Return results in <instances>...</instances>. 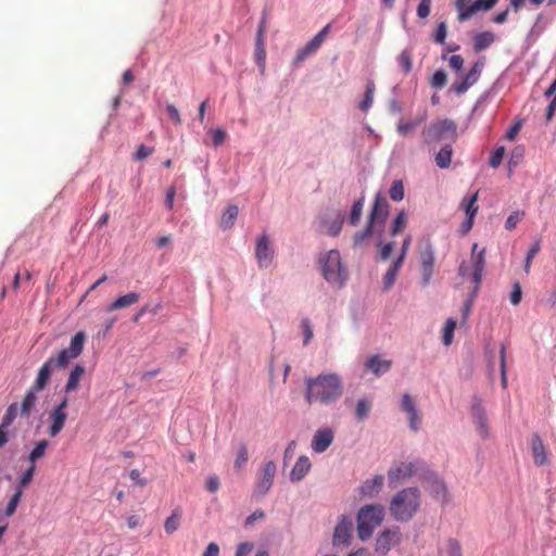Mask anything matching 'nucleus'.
I'll return each instance as SVG.
<instances>
[{
  "label": "nucleus",
  "instance_id": "36",
  "mask_svg": "<svg viewBox=\"0 0 556 556\" xmlns=\"http://www.w3.org/2000/svg\"><path fill=\"white\" fill-rule=\"evenodd\" d=\"M181 509L175 508L169 517L166 518L164 529L167 534L174 533L180 526Z\"/></svg>",
  "mask_w": 556,
  "mask_h": 556
},
{
  "label": "nucleus",
  "instance_id": "53",
  "mask_svg": "<svg viewBox=\"0 0 556 556\" xmlns=\"http://www.w3.org/2000/svg\"><path fill=\"white\" fill-rule=\"evenodd\" d=\"M447 556H463L462 545L456 539H448L446 542Z\"/></svg>",
  "mask_w": 556,
  "mask_h": 556
},
{
  "label": "nucleus",
  "instance_id": "29",
  "mask_svg": "<svg viewBox=\"0 0 556 556\" xmlns=\"http://www.w3.org/2000/svg\"><path fill=\"white\" fill-rule=\"evenodd\" d=\"M140 299L137 292H129L125 295L118 296L114 302L108 306V312L122 309L136 304Z\"/></svg>",
  "mask_w": 556,
  "mask_h": 556
},
{
  "label": "nucleus",
  "instance_id": "60",
  "mask_svg": "<svg viewBox=\"0 0 556 556\" xmlns=\"http://www.w3.org/2000/svg\"><path fill=\"white\" fill-rule=\"evenodd\" d=\"M301 327H302L303 336H304L303 343H304V345H306L314 336L309 319L308 318L302 319Z\"/></svg>",
  "mask_w": 556,
  "mask_h": 556
},
{
  "label": "nucleus",
  "instance_id": "16",
  "mask_svg": "<svg viewBox=\"0 0 556 556\" xmlns=\"http://www.w3.org/2000/svg\"><path fill=\"white\" fill-rule=\"evenodd\" d=\"M255 255L260 266L267 267L273 260L274 251L270 248L269 239L266 235H263L256 244Z\"/></svg>",
  "mask_w": 556,
  "mask_h": 556
},
{
  "label": "nucleus",
  "instance_id": "15",
  "mask_svg": "<svg viewBox=\"0 0 556 556\" xmlns=\"http://www.w3.org/2000/svg\"><path fill=\"white\" fill-rule=\"evenodd\" d=\"M531 451L535 466L541 467L548 464L547 448L538 433H533L531 437Z\"/></svg>",
  "mask_w": 556,
  "mask_h": 556
},
{
  "label": "nucleus",
  "instance_id": "24",
  "mask_svg": "<svg viewBox=\"0 0 556 556\" xmlns=\"http://www.w3.org/2000/svg\"><path fill=\"white\" fill-rule=\"evenodd\" d=\"M472 417L475 420V425L479 431V434L482 439L489 438V427H488V418L484 409L480 404L472 406Z\"/></svg>",
  "mask_w": 556,
  "mask_h": 556
},
{
  "label": "nucleus",
  "instance_id": "2",
  "mask_svg": "<svg viewBox=\"0 0 556 556\" xmlns=\"http://www.w3.org/2000/svg\"><path fill=\"white\" fill-rule=\"evenodd\" d=\"M420 506V492L417 488H406L397 492L390 502V514L397 521H408Z\"/></svg>",
  "mask_w": 556,
  "mask_h": 556
},
{
  "label": "nucleus",
  "instance_id": "10",
  "mask_svg": "<svg viewBox=\"0 0 556 556\" xmlns=\"http://www.w3.org/2000/svg\"><path fill=\"white\" fill-rule=\"evenodd\" d=\"M277 467L273 460L266 462L261 468L257 482L255 484V494L258 496L266 495L274 484Z\"/></svg>",
  "mask_w": 556,
  "mask_h": 556
},
{
  "label": "nucleus",
  "instance_id": "38",
  "mask_svg": "<svg viewBox=\"0 0 556 556\" xmlns=\"http://www.w3.org/2000/svg\"><path fill=\"white\" fill-rule=\"evenodd\" d=\"M407 226V215L404 211H401L393 219L390 226V235L392 237L401 233Z\"/></svg>",
  "mask_w": 556,
  "mask_h": 556
},
{
  "label": "nucleus",
  "instance_id": "31",
  "mask_svg": "<svg viewBox=\"0 0 556 556\" xmlns=\"http://www.w3.org/2000/svg\"><path fill=\"white\" fill-rule=\"evenodd\" d=\"M495 41V36L492 31H482L473 38V49L476 52H481L489 48Z\"/></svg>",
  "mask_w": 556,
  "mask_h": 556
},
{
  "label": "nucleus",
  "instance_id": "14",
  "mask_svg": "<svg viewBox=\"0 0 556 556\" xmlns=\"http://www.w3.org/2000/svg\"><path fill=\"white\" fill-rule=\"evenodd\" d=\"M429 482V490L431 494L439 501L446 503L448 501V493L445 483L438 478L430 469L424 477Z\"/></svg>",
  "mask_w": 556,
  "mask_h": 556
},
{
  "label": "nucleus",
  "instance_id": "37",
  "mask_svg": "<svg viewBox=\"0 0 556 556\" xmlns=\"http://www.w3.org/2000/svg\"><path fill=\"white\" fill-rule=\"evenodd\" d=\"M248 460H249L248 446L245 443H240L238 446V451H237L235 463H233V466H235V469L237 470V472H241V470L243 469V467L245 466Z\"/></svg>",
  "mask_w": 556,
  "mask_h": 556
},
{
  "label": "nucleus",
  "instance_id": "42",
  "mask_svg": "<svg viewBox=\"0 0 556 556\" xmlns=\"http://www.w3.org/2000/svg\"><path fill=\"white\" fill-rule=\"evenodd\" d=\"M364 201H365V198L362 197L352 206L350 218H349V223L352 226H356L358 224V222L361 220L363 208H364Z\"/></svg>",
  "mask_w": 556,
  "mask_h": 556
},
{
  "label": "nucleus",
  "instance_id": "46",
  "mask_svg": "<svg viewBox=\"0 0 556 556\" xmlns=\"http://www.w3.org/2000/svg\"><path fill=\"white\" fill-rule=\"evenodd\" d=\"M455 328H456V320L453 318H448L446 320L444 329H443L442 341H443L444 345H450L452 343Z\"/></svg>",
  "mask_w": 556,
  "mask_h": 556
},
{
  "label": "nucleus",
  "instance_id": "13",
  "mask_svg": "<svg viewBox=\"0 0 556 556\" xmlns=\"http://www.w3.org/2000/svg\"><path fill=\"white\" fill-rule=\"evenodd\" d=\"M483 62H476L470 71L465 75L462 81L454 83L452 89L457 94L465 93L473 84H476L481 75Z\"/></svg>",
  "mask_w": 556,
  "mask_h": 556
},
{
  "label": "nucleus",
  "instance_id": "40",
  "mask_svg": "<svg viewBox=\"0 0 556 556\" xmlns=\"http://www.w3.org/2000/svg\"><path fill=\"white\" fill-rule=\"evenodd\" d=\"M374 93H375V84L374 81H368L366 85V91L364 94L363 101L359 103V109L363 112H367L374 102Z\"/></svg>",
  "mask_w": 556,
  "mask_h": 556
},
{
  "label": "nucleus",
  "instance_id": "33",
  "mask_svg": "<svg viewBox=\"0 0 556 556\" xmlns=\"http://www.w3.org/2000/svg\"><path fill=\"white\" fill-rule=\"evenodd\" d=\"M49 445L50 443L46 439L38 441L27 456L28 463L31 465H36L37 460H39L46 455Z\"/></svg>",
  "mask_w": 556,
  "mask_h": 556
},
{
  "label": "nucleus",
  "instance_id": "54",
  "mask_svg": "<svg viewBox=\"0 0 556 556\" xmlns=\"http://www.w3.org/2000/svg\"><path fill=\"white\" fill-rule=\"evenodd\" d=\"M500 365H501V380L503 388L507 387V376H506V348L505 345L501 346L500 350Z\"/></svg>",
  "mask_w": 556,
  "mask_h": 556
},
{
  "label": "nucleus",
  "instance_id": "18",
  "mask_svg": "<svg viewBox=\"0 0 556 556\" xmlns=\"http://www.w3.org/2000/svg\"><path fill=\"white\" fill-rule=\"evenodd\" d=\"M477 249H478V244L475 243L472 247L471 257H472V266H473L472 280L476 285V289H478L481 283L482 273L484 270V265H485V258H484L485 250L482 249L481 251L477 252Z\"/></svg>",
  "mask_w": 556,
  "mask_h": 556
},
{
  "label": "nucleus",
  "instance_id": "52",
  "mask_svg": "<svg viewBox=\"0 0 556 556\" xmlns=\"http://www.w3.org/2000/svg\"><path fill=\"white\" fill-rule=\"evenodd\" d=\"M265 59H266L265 42H264V40H256V42H255V60H256V63L262 68L265 67Z\"/></svg>",
  "mask_w": 556,
  "mask_h": 556
},
{
  "label": "nucleus",
  "instance_id": "19",
  "mask_svg": "<svg viewBox=\"0 0 556 556\" xmlns=\"http://www.w3.org/2000/svg\"><path fill=\"white\" fill-rule=\"evenodd\" d=\"M400 542V532L397 529L384 530L377 539V551L383 554L388 553L391 547L395 546Z\"/></svg>",
  "mask_w": 556,
  "mask_h": 556
},
{
  "label": "nucleus",
  "instance_id": "22",
  "mask_svg": "<svg viewBox=\"0 0 556 556\" xmlns=\"http://www.w3.org/2000/svg\"><path fill=\"white\" fill-rule=\"evenodd\" d=\"M496 3L497 0H475L466 10L459 12L458 18L462 22L466 21L478 11L491 10Z\"/></svg>",
  "mask_w": 556,
  "mask_h": 556
},
{
  "label": "nucleus",
  "instance_id": "61",
  "mask_svg": "<svg viewBox=\"0 0 556 556\" xmlns=\"http://www.w3.org/2000/svg\"><path fill=\"white\" fill-rule=\"evenodd\" d=\"M154 152L153 148H149L144 144H140L134 155L135 161H142L150 156Z\"/></svg>",
  "mask_w": 556,
  "mask_h": 556
},
{
  "label": "nucleus",
  "instance_id": "21",
  "mask_svg": "<svg viewBox=\"0 0 556 556\" xmlns=\"http://www.w3.org/2000/svg\"><path fill=\"white\" fill-rule=\"evenodd\" d=\"M401 408L409 416V427L412 430L417 431L420 425V418L416 408V404L409 394H404L402 397Z\"/></svg>",
  "mask_w": 556,
  "mask_h": 556
},
{
  "label": "nucleus",
  "instance_id": "20",
  "mask_svg": "<svg viewBox=\"0 0 556 556\" xmlns=\"http://www.w3.org/2000/svg\"><path fill=\"white\" fill-rule=\"evenodd\" d=\"M54 366L52 365V361H46L42 366L39 368L37 377L31 384V388L37 391H42L48 383L50 382L52 372L54 370Z\"/></svg>",
  "mask_w": 556,
  "mask_h": 556
},
{
  "label": "nucleus",
  "instance_id": "44",
  "mask_svg": "<svg viewBox=\"0 0 556 556\" xmlns=\"http://www.w3.org/2000/svg\"><path fill=\"white\" fill-rule=\"evenodd\" d=\"M36 471V465L29 464V467L24 471V473L20 477L16 490H23L30 484L33 481L34 475Z\"/></svg>",
  "mask_w": 556,
  "mask_h": 556
},
{
  "label": "nucleus",
  "instance_id": "1",
  "mask_svg": "<svg viewBox=\"0 0 556 556\" xmlns=\"http://www.w3.org/2000/svg\"><path fill=\"white\" fill-rule=\"evenodd\" d=\"M305 400L312 405H330L336 403L343 394V382L338 374H320L317 377L305 379Z\"/></svg>",
  "mask_w": 556,
  "mask_h": 556
},
{
  "label": "nucleus",
  "instance_id": "25",
  "mask_svg": "<svg viewBox=\"0 0 556 556\" xmlns=\"http://www.w3.org/2000/svg\"><path fill=\"white\" fill-rule=\"evenodd\" d=\"M365 366L379 377L390 370L392 362L390 359H381L378 355H374L366 361Z\"/></svg>",
  "mask_w": 556,
  "mask_h": 556
},
{
  "label": "nucleus",
  "instance_id": "45",
  "mask_svg": "<svg viewBox=\"0 0 556 556\" xmlns=\"http://www.w3.org/2000/svg\"><path fill=\"white\" fill-rule=\"evenodd\" d=\"M17 415H18V405H17V403H12L7 408V412L2 418V422L0 426L8 428L9 426L12 425V422L17 417Z\"/></svg>",
  "mask_w": 556,
  "mask_h": 556
},
{
  "label": "nucleus",
  "instance_id": "35",
  "mask_svg": "<svg viewBox=\"0 0 556 556\" xmlns=\"http://www.w3.org/2000/svg\"><path fill=\"white\" fill-rule=\"evenodd\" d=\"M452 146L445 144L441 148V150L435 155V164L440 168H447L451 165L452 162Z\"/></svg>",
  "mask_w": 556,
  "mask_h": 556
},
{
  "label": "nucleus",
  "instance_id": "51",
  "mask_svg": "<svg viewBox=\"0 0 556 556\" xmlns=\"http://www.w3.org/2000/svg\"><path fill=\"white\" fill-rule=\"evenodd\" d=\"M344 217L339 214L336 219L327 224V233L337 237L342 229Z\"/></svg>",
  "mask_w": 556,
  "mask_h": 556
},
{
  "label": "nucleus",
  "instance_id": "59",
  "mask_svg": "<svg viewBox=\"0 0 556 556\" xmlns=\"http://www.w3.org/2000/svg\"><path fill=\"white\" fill-rule=\"evenodd\" d=\"M432 0H420L416 13L419 18H427L431 11Z\"/></svg>",
  "mask_w": 556,
  "mask_h": 556
},
{
  "label": "nucleus",
  "instance_id": "30",
  "mask_svg": "<svg viewBox=\"0 0 556 556\" xmlns=\"http://www.w3.org/2000/svg\"><path fill=\"white\" fill-rule=\"evenodd\" d=\"M39 391L34 390V388H29L22 401L21 408H20V415L22 417H29L33 408L35 407V404L37 402V393Z\"/></svg>",
  "mask_w": 556,
  "mask_h": 556
},
{
  "label": "nucleus",
  "instance_id": "4",
  "mask_svg": "<svg viewBox=\"0 0 556 556\" xmlns=\"http://www.w3.org/2000/svg\"><path fill=\"white\" fill-rule=\"evenodd\" d=\"M428 469L429 468L427 464L420 459H415L413 462H402L389 469V484L394 488L412 477L419 476L420 478H424L426 477Z\"/></svg>",
  "mask_w": 556,
  "mask_h": 556
},
{
  "label": "nucleus",
  "instance_id": "64",
  "mask_svg": "<svg viewBox=\"0 0 556 556\" xmlns=\"http://www.w3.org/2000/svg\"><path fill=\"white\" fill-rule=\"evenodd\" d=\"M254 545L250 542H243L240 543L236 551V556H249L250 553L253 551Z\"/></svg>",
  "mask_w": 556,
  "mask_h": 556
},
{
  "label": "nucleus",
  "instance_id": "58",
  "mask_svg": "<svg viewBox=\"0 0 556 556\" xmlns=\"http://www.w3.org/2000/svg\"><path fill=\"white\" fill-rule=\"evenodd\" d=\"M504 154H505L504 147L496 148L490 157V162H489L490 166L493 168H497L503 161Z\"/></svg>",
  "mask_w": 556,
  "mask_h": 556
},
{
  "label": "nucleus",
  "instance_id": "62",
  "mask_svg": "<svg viewBox=\"0 0 556 556\" xmlns=\"http://www.w3.org/2000/svg\"><path fill=\"white\" fill-rule=\"evenodd\" d=\"M447 29L444 22H441L434 33V41L438 43H444L446 38Z\"/></svg>",
  "mask_w": 556,
  "mask_h": 556
},
{
  "label": "nucleus",
  "instance_id": "47",
  "mask_svg": "<svg viewBox=\"0 0 556 556\" xmlns=\"http://www.w3.org/2000/svg\"><path fill=\"white\" fill-rule=\"evenodd\" d=\"M22 496H23V492L21 490H16L15 493L11 496V498L5 507V510H4V514L7 517H11L14 515V513L16 511V508L21 502Z\"/></svg>",
  "mask_w": 556,
  "mask_h": 556
},
{
  "label": "nucleus",
  "instance_id": "56",
  "mask_svg": "<svg viewBox=\"0 0 556 556\" xmlns=\"http://www.w3.org/2000/svg\"><path fill=\"white\" fill-rule=\"evenodd\" d=\"M445 84H446L445 72L442 70L435 71L431 78L432 87H434L437 89H441L445 86Z\"/></svg>",
  "mask_w": 556,
  "mask_h": 556
},
{
  "label": "nucleus",
  "instance_id": "57",
  "mask_svg": "<svg viewBox=\"0 0 556 556\" xmlns=\"http://www.w3.org/2000/svg\"><path fill=\"white\" fill-rule=\"evenodd\" d=\"M210 134L212 136L213 146L216 148L222 146L227 137L226 131L222 128L211 129Z\"/></svg>",
  "mask_w": 556,
  "mask_h": 556
},
{
  "label": "nucleus",
  "instance_id": "28",
  "mask_svg": "<svg viewBox=\"0 0 556 556\" xmlns=\"http://www.w3.org/2000/svg\"><path fill=\"white\" fill-rule=\"evenodd\" d=\"M384 478L381 475L375 476L372 479H367L361 486H359V493L364 496L372 497L375 494H377L382 485H383Z\"/></svg>",
  "mask_w": 556,
  "mask_h": 556
},
{
  "label": "nucleus",
  "instance_id": "48",
  "mask_svg": "<svg viewBox=\"0 0 556 556\" xmlns=\"http://www.w3.org/2000/svg\"><path fill=\"white\" fill-rule=\"evenodd\" d=\"M424 121V118H420V119H416V121H409V122H403L401 121L399 124H397V131L402 135V136H407L409 135L410 132H413L419 125L420 123Z\"/></svg>",
  "mask_w": 556,
  "mask_h": 556
},
{
  "label": "nucleus",
  "instance_id": "26",
  "mask_svg": "<svg viewBox=\"0 0 556 556\" xmlns=\"http://www.w3.org/2000/svg\"><path fill=\"white\" fill-rule=\"evenodd\" d=\"M86 372L83 365H76L70 372L67 381L64 386L65 394L76 391L79 388L80 380Z\"/></svg>",
  "mask_w": 556,
  "mask_h": 556
},
{
  "label": "nucleus",
  "instance_id": "6",
  "mask_svg": "<svg viewBox=\"0 0 556 556\" xmlns=\"http://www.w3.org/2000/svg\"><path fill=\"white\" fill-rule=\"evenodd\" d=\"M321 273L324 278L338 286H342L345 278L343 277V268L341 256L337 250H331L319 258Z\"/></svg>",
  "mask_w": 556,
  "mask_h": 556
},
{
  "label": "nucleus",
  "instance_id": "55",
  "mask_svg": "<svg viewBox=\"0 0 556 556\" xmlns=\"http://www.w3.org/2000/svg\"><path fill=\"white\" fill-rule=\"evenodd\" d=\"M525 213L520 211L513 212L505 222V228L507 230H513L516 228L517 224L522 219Z\"/></svg>",
  "mask_w": 556,
  "mask_h": 556
},
{
  "label": "nucleus",
  "instance_id": "17",
  "mask_svg": "<svg viewBox=\"0 0 556 556\" xmlns=\"http://www.w3.org/2000/svg\"><path fill=\"white\" fill-rule=\"evenodd\" d=\"M333 441V432L329 428L318 429L312 440V448L316 453L325 452Z\"/></svg>",
  "mask_w": 556,
  "mask_h": 556
},
{
  "label": "nucleus",
  "instance_id": "12",
  "mask_svg": "<svg viewBox=\"0 0 556 556\" xmlns=\"http://www.w3.org/2000/svg\"><path fill=\"white\" fill-rule=\"evenodd\" d=\"M389 208L388 201L381 193H377L367 222L374 225V227L383 226L389 215Z\"/></svg>",
  "mask_w": 556,
  "mask_h": 556
},
{
  "label": "nucleus",
  "instance_id": "63",
  "mask_svg": "<svg viewBox=\"0 0 556 556\" xmlns=\"http://www.w3.org/2000/svg\"><path fill=\"white\" fill-rule=\"evenodd\" d=\"M379 245H380V260L381 261L389 260L393 252L394 243L393 242H388L384 244L379 243Z\"/></svg>",
  "mask_w": 556,
  "mask_h": 556
},
{
  "label": "nucleus",
  "instance_id": "5",
  "mask_svg": "<svg viewBox=\"0 0 556 556\" xmlns=\"http://www.w3.org/2000/svg\"><path fill=\"white\" fill-rule=\"evenodd\" d=\"M422 139L427 146L442 141L443 139L456 140V124L451 119H439L429 124L422 130Z\"/></svg>",
  "mask_w": 556,
  "mask_h": 556
},
{
  "label": "nucleus",
  "instance_id": "34",
  "mask_svg": "<svg viewBox=\"0 0 556 556\" xmlns=\"http://www.w3.org/2000/svg\"><path fill=\"white\" fill-rule=\"evenodd\" d=\"M238 214L239 208L237 205H228L220 218V228L224 230L230 229L233 226Z\"/></svg>",
  "mask_w": 556,
  "mask_h": 556
},
{
  "label": "nucleus",
  "instance_id": "43",
  "mask_svg": "<svg viewBox=\"0 0 556 556\" xmlns=\"http://www.w3.org/2000/svg\"><path fill=\"white\" fill-rule=\"evenodd\" d=\"M397 63H399L400 67L402 68V71L405 74H408L413 67L412 51L408 49L403 50L397 58Z\"/></svg>",
  "mask_w": 556,
  "mask_h": 556
},
{
  "label": "nucleus",
  "instance_id": "49",
  "mask_svg": "<svg viewBox=\"0 0 556 556\" xmlns=\"http://www.w3.org/2000/svg\"><path fill=\"white\" fill-rule=\"evenodd\" d=\"M370 408H371V403L366 400V399H362L357 402L356 404V408H355V414H356V417L358 420H364L365 418H367L369 412H370Z\"/></svg>",
  "mask_w": 556,
  "mask_h": 556
},
{
  "label": "nucleus",
  "instance_id": "32",
  "mask_svg": "<svg viewBox=\"0 0 556 556\" xmlns=\"http://www.w3.org/2000/svg\"><path fill=\"white\" fill-rule=\"evenodd\" d=\"M403 261L401 258H396L390 268L387 270L386 275L383 276V288L384 290H389L394 285L399 270L403 265Z\"/></svg>",
  "mask_w": 556,
  "mask_h": 556
},
{
  "label": "nucleus",
  "instance_id": "23",
  "mask_svg": "<svg viewBox=\"0 0 556 556\" xmlns=\"http://www.w3.org/2000/svg\"><path fill=\"white\" fill-rule=\"evenodd\" d=\"M312 468L311 460L307 456L302 455L295 462L290 472V480L292 482H299L308 473Z\"/></svg>",
  "mask_w": 556,
  "mask_h": 556
},
{
  "label": "nucleus",
  "instance_id": "27",
  "mask_svg": "<svg viewBox=\"0 0 556 556\" xmlns=\"http://www.w3.org/2000/svg\"><path fill=\"white\" fill-rule=\"evenodd\" d=\"M351 529H352V522L345 516H343L334 529L333 543L334 544L348 543Z\"/></svg>",
  "mask_w": 556,
  "mask_h": 556
},
{
  "label": "nucleus",
  "instance_id": "8",
  "mask_svg": "<svg viewBox=\"0 0 556 556\" xmlns=\"http://www.w3.org/2000/svg\"><path fill=\"white\" fill-rule=\"evenodd\" d=\"M67 407L68 399L65 395L63 400L49 413V427L47 432L50 437H56L63 430L67 419Z\"/></svg>",
  "mask_w": 556,
  "mask_h": 556
},
{
  "label": "nucleus",
  "instance_id": "9",
  "mask_svg": "<svg viewBox=\"0 0 556 556\" xmlns=\"http://www.w3.org/2000/svg\"><path fill=\"white\" fill-rule=\"evenodd\" d=\"M419 258L422 283L424 286H427L431 281L435 261L434 250L430 240L425 242V245L419 253Z\"/></svg>",
  "mask_w": 556,
  "mask_h": 556
},
{
  "label": "nucleus",
  "instance_id": "7",
  "mask_svg": "<svg viewBox=\"0 0 556 556\" xmlns=\"http://www.w3.org/2000/svg\"><path fill=\"white\" fill-rule=\"evenodd\" d=\"M86 334L83 331L77 332L71 340L70 346L58 353L56 356H51L48 361H52L55 369H64L70 363L77 358L84 350Z\"/></svg>",
  "mask_w": 556,
  "mask_h": 556
},
{
  "label": "nucleus",
  "instance_id": "39",
  "mask_svg": "<svg viewBox=\"0 0 556 556\" xmlns=\"http://www.w3.org/2000/svg\"><path fill=\"white\" fill-rule=\"evenodd\" d=\"M478 201V191L469 198H465L462 201V207L464 208L466 216L475 218L478 212V205L476 204Z\"/></svg>",
  "mask_w": 556,
  "mask_h": 556
},
{
  "label": "nucleus",
  "instance_id": "11",
  "mask_svg": "<svg viewBox=\"0 0 556 556\" xmlns=\"http://www.w3.org/2000/svg\"><path fill=\"white\" fill-rule=\"evenodd\" d=\"M330 30V24H327L323 29L315 35L302 49L296 52V55L293 60V64L298 66L301 64L307 56L314 54L325 41L327 35Z\"/></svg>",
  "mask_w": 556,
  "mask_h": 556
},
{
  "label": "nucleus",
  "instance_id": "41",
  "mask_svg": "<svg viewBox=\"0 0 556 556\" xmlns=\"http://www.w3.org/2000/svg\"><path fill=\"white\" fill-rule=\"evenodd\" d=\"M374 232V225H371L369 222H367L366 227L357 231L353 237V245L359 247L362 245L366 240H368Z\"/></svg>",
  "mask_w": 556,
  "mask_h": 556
},
{
  "label": "nucleus",
  "instance_id": "50",
  "mask_svg": "<svg viewBox=\"0 0 556 556\" xmlns=\"http://www.w3.org/2000/svg\"><path fill=\"white\" fill-rule=\"evenodd\" d=\"M391 200L399 202L404 199V186L401 180H394L389 190Z\"/></svg>",
  "mask_w": 556,
  "mask_h": 556
},
{
  "label": "nucleus",
  "instance_id": "3",
  "mask_svg": "<svg viewBox=\"0 0 556 556\" xmlns=\"http://www.w3.org/2000/svg\"><path fill=\"white\" fill-rule=\"evenodd\" d=\"M384 508L380 504H370L361 508L357 515V534L362 541L369 539L374 530L383 520Z\"/></svg>",
  "mask_w": 556,
  "mask_h": 556
}]
</instances>
